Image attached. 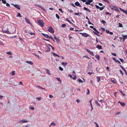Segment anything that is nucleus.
Instances as JSON below:
<instances>
[{
	"label": "nucleus",
	"mask_w": 127,
	"mask_h": 127,
	"mask_svg": "<svg viewBox=\"0 0 127 127\" xmlns=\"http://www.w3.org/2000/svg\"><path fill=\"white\" fill-rule=\"evenodd\" d=\"M37 22L39 25L41 27H42L43 26L44 23V21L42 20H37Z\"/></svg>",
	"instance_id": "obj_1"
},
{
	"label": "nucleus",
	"mask_w": 127,
	"mask_h": 127,
	"mask_svg": "<svg viewBox=\"0 0 127 127\" xmlns=\"http://www.w3.org/2000/svg\"><path fill=\"white\" fill-rule=\"evenodd\" d=\"M85 49L87 52H88L92 56H94V54L93 53V51H91L90 50L88 49H86V48H85Z\"/></svg>",
	"instance_id": "obj_2"
},
{
	"label": "nucleus",
	"mask_w": 127,
	"mask_h": 127,
	"mask_svg": "<svg viewBox=\"0 0 127 127\" xmlns=\"http://www.w3.org/2000/svg\"><path fill=\"white\" fill-rule=\"evenodd\" d=\"M48 31L49 32L51 33H53L54 32V31L53 29L51 26L49 27Z\"/></svg>",
	"instance_id": "obj_3"
},
{
	"label": "nucleus",
	"mask_w": 127,
	"mask_h": 127,
	"mask_svg": "<svg viewBox=\"0 0 127 127\" xmlns=\"http://www.w3.org/2000/svg\"><path fill=\"white\" fill-rule=\"evenodd\" d=\"M28 122V121H27V120H22L20 121L18 123H27Z\"/></svg>",
	"instance_id": "obj_4"
},
{
	"label": "nucleus",
	"mask_w": 127,
	"mask_h": 127,
	"mask_svg": "<svg viewBox=\"0 0 127 127\" xmlns=\"http://www.w3.org/2000/svg\"><path fill=\"white\" fill-rule=\"evenodd\" d=\"M80 34H82V35L83 36H84L85 37H87L88 36V35L85 33H80Z\"/></svg>",
	"instance_id": "obj_5"
},
{
	"label": "nucleus",
	"mask_w": 127,
	"mask_h": 127,
	"mask_svg": "<svg viewBox=\"0 0 127 127\" xmlns=\"http://www.w3.org/2000/svg\"><path fill=\"white\" fill-rule=\"evenodd\" d=\"M13 5L16 8H17L19 10H20V5H18L17 4H13Z\"/></svg>",
	"instance_id": "obj_6"
},
{
	"label": "nucleus",
	"mask_w": 127,
	"mask_h": 127,
	"mask_svg": "<svg viewBox=\"0 0 127 127\" xmlns=\"http://www.w3.org/2000/svg\"><path fill=\"white\" fill-rule=\"evenodd\" d=\"M54 38L57 41V43H59L60 42V40L58 38H57L55 35H54Z\"/></svg>",
	"instance_id": "obj_7"
},
{
	"label": "nucleus",
	"mask_w": 127,
	"mask_h": 127,
	"mask_svg": "<svg viewBox=\"0 0 127 127\" xmlns=\"http://www.w3.org/2000/svg\"><path fill=\"white\" fill-rule=\"evenodd\" d=\"M75 4L77 6L81 7V5H80V3L77 1H76L75 3Z\"/></svg>",
	"instance_id": "obj_8"
},
{
	"label": "nucleus",
	"mask_w": 127,
	"mask_h": 127,
	"mask_svg": "<svg viewBox=\"0 0 127 127\" xmlns=\"http://www.w3.org/2000/svg\"><path fill=\"white\" fill-rule=\"evenodd\" d=\"M121 68H122V69L125 72L126 74L127 75V72L126 70L124 68V67L123 66H121Z\"/></svg>",
	"instance_id": "obj_9"
},
{
	"label": "nucleus",
	"mask_w": 127,
	"mask_h": 127,
	"mask_svg": "<svg viewBox=\"0 0 127 127\" xmlns=\"http://www.w3.org/2000/svg\"><path fill=\"white\" fill-rule=\"evenodd\" d=\"M112 9L114 10L115 11H117V10H118V9L117 7H115L113 6L112 7Z\"/></svg>",
	"instance_id": "obj_10"
},
{
	"label": "nucleus",
	"mask_w": 127,
	"mask_h": 127,
	"mask_svg": "<svg viewBox=\"0 0 127 127\" xmlns=\"http://www.w3.org/2000/svg\"><path fill=\"white\" fill-rule=\"evenodd\" d=\"M118 103H120L121 104V105L123 106H124L126 104L123 102H121L120 101L118 102Z\"/></svg>",
	"instance_id": "obj_11"
},
{
	"label": "nucleus",
	"mask_w": 127,
	"mask_h": 127,
	"mask_svg": "<svg viewBox=\"0 0 127 127\" xmlns=\"http://www.w3.org/2000/svg\"><path fill=\"white\" fill-rule=\"evenodd\" d=\"M25 20L26 21V22L28 23V24H30V22L29 19H28V18H25Z\"/></svg>",
	"instance_id": "obj_12"
},
{
	"label": "nucleus",
	"mask_w": 127,
	"mask_h": 127,
	"mask_svg": "<svg viewBox=\"0 0 127 127\" xmlns=\"http://www.w3.org/2000/svg\"><path fill=\"white\" fill-rule=\"evenodd\" d=\"M95 102L96 104L99 107H100L101 106V105L99 104V103L98 102V101L97 100H96L95 101Z\"/></svg>",
	"instance_id": "obj_13"
},
{
	"label": "nucleus",
	"mask_w": 127,
	"mask_h": 127,
	"mask_svg": "<svg viewBox=\"0 0 127 127\" xmlns=\"http://www.w3.org/2000/svg\"><path fill=\"white\" fill-rule=\"evenodd\" d=\"M95 57L98 60H99L100 57L98 55H95Z\"/></svg>",
	"instance_id": "obj_14"
},
{
	"label": "nucleus",
	"mask_w": 127,
	"mask_h": 127,
	"mask_svg": "<svg viewBox=\"0 0 127 127\" xmlns=\"http://www.w3.org/2000/svg\"><path fill=\"white\" fill-rule=\"evenodd\" d=\"M42 35L44 36L46 38H48L49 37V35L47 34L43 33H42Z\"/></svg>",
	"instance_id": "obj_15"
},
{
	"label": "nucleus",
	"mask_w": 127,
	"mask_h": 127,
	"mask_svg": "<svg viewBox=\"0 0 127 127\" xmlns=\"http://www.w3.org/2000/svg\"><path fill=\"white\" fill-rule=\"evenodd\" d=\"M83 8L84 9V10L87 11L89 12H91V10L89 9H88L87 8H86L85 7H84Z\"/></svg>",
	"instance_id": "obj_16"
},
{
	"label": "nucleus",
	"mask_w": 127,
	"mask_h": 127,
	"mask_svg": "<svg viewBox=\"0 0 127 127\" xmlns=\"http://www.w3.org/2000/svg\"><path fill=\"white\" fill-rule=\"evenodd\" d=\"M96 48L99 49H102V46H101L99 45H97L96 46Z\"/></svg>",
	"instance_id": "obj_17"
},
{
	"label": "nucleus",
	"mask_w": 127,
	"mask_h": 127,
	"mask_svg": "<svg viewBox=\"0 0 127 127\" xmlns=\"http://www.w3.org/2000/svg\"><path fill=\"white\" fill-rule=\"evenodd\" d=\"M94 32L95 34L98 36V34L99 33V32L97 31V30H96V31H95V32Z\"/></svg>",
	"instance_id": "obj_18"
},
{
	"label": "nucleus",
	"mask_w": 127,
	"mask_h": 127,
	"mask_svg": "<svg viewBox=\"0 0 127 127\" xmlns=\"http://www.w3.org/2000/svg\"><path fill=\"white\" fill-rule=\"evenodd\" d=\"M67 64V63L66 62H65V63L63 62H62V64L64 66H65Z\"/></svg>",
	"instance_id": "obj_19"
},
{
	"label": "nucleus",
	"mask_w": 127,
	"mask_h": 127,
	"mask_svg": "<svg viewBox=\"0 0 127 127\" xmlns=\"http://www.w3.org/2000/svg\"><path fill=\"white\" fill-rule=\"evenodd\" d=\"M97 81L98 82H99L100 80V78L99 77L97 76Z\"/></svg>",
	"instance_id": "obj_20"
},
{
	"label": "nucleus",
	"mask_w": 127,
	"mask_h": 127,
	"mask_svg": "<svg viewBox=\"0 0 127 127\" xmlns=\"http://www.w3.org/2000/svg\"><path fill=\"white\" fill-rule=\"evenodd\" d=\"M66 21H67L70 24H73L68 19V18H66Z\"/></svg>",
	"instance_id": "obj_21"
},
{
	"label": "nucleus",
	"mask_w": 127,
	"mask_h": 127,
	"mask_svg": "<svg viewBox=\"0 0 127 127\" xmlns=\"http://www.w3.org/2000/svg\"><path fill=\"white\" fill-rule=\"evenodd\" d=\"M26 63H27L29 64H30L32 65L33 64V63L31 61H27L26 62Z\"/></svg>",
	"instance_id": "obj_22"
},
{
	"label": "nucleus",
	"mask_w": 127,
	"mask_h": 127,
	"mask_svg": "<svg viewBox=\"0 0 127 127\" xmlns=\"http://www.w3.org/2000/svg\"><path fill=\"white\" fill-rule=\"evenodd\" d=\"M112 82L115 84L117 83L116 80L115 79H113V80L112 79Z\"/></svg>",
	"instance_id": "obj_23"
},
{
	"label": "nucleus",
	"mask_w": 127,
	"mask_h": 127,
	"mask_svg": "<svg viewBox=\"0 0 127 127\" xmlns=\"http://www.w3.org/2000/svg\"><path fill=\"white\" fill-rule=\"evenodd\" d=\"M119 91L121 93V94H122V95L124 96H125L126 95L125 94H124L123 93L122 91V90H119Z\"/></svg>",
	"instance_id": "obj_24"
},
{
	"label": "nucleus",
	"mask_w": 127,
	"mask_h": 127,
	"mask_svg": "<svg viewBox=\"0 0 127 127\" xmlns=\"http://www.w3.org/2000/svg\"><path fill=\"white\" fill-rule=\"evenodd\" d=\"M36 87H37L39 89H41L43 90H45V89L44 88L40 86L37 85Z\"/></svg>",
	"instance_id": "obj_25"
},
{
	"label": "nucleus",
	"mask_w": 127,
	"mask_h": 127,
	"mask_svg": "<svg viewBox=\"0 0 127 127\" xmlns=\"http://www.w3.org/2000/svg\"><path fill=\"white\" fill-rule=\"evenodd\" d=\"M45 70L47 71L46 73L47 74H48L49 75L50 74V73L49 70V69H45Z\"/></svg>",
	"instance_id": "obj_26"
},
{
	"label": "nucleus",
	"mask_w": 127,
	"mask_h": 127,
	"mask_svg": "<svg viewBox=\"0 0 127 127\" xmlns=\"http://www.w3.org/2000/svg\"><path fill=\"white\" fill-rule=\"evenodd\" d=\"M6 53L7 54H9V55H11L12 54V52L11 51L7 52Z\"/></svg>",
	"instance_id": "obj_27"
},
{
	"label": "nucleus",
	"mask_w": 127,
	"mask_h": 127,
	"mask_svg": "<svg viewBox=\"0 0 127 127\" xmlns=\"http://www.w3.org/2000/svg\"><path fill=\"white\" fill-rule=\"evenodd\" d=\"M4 33H6L9 34H11V33L9 32V31L7 30H5L4 32Z\"/></svg>",
	"instance_id": "obj_28"
},
{
	"label": "nucleus",
	"mask_w": 127,
	"mask_h": 127,
	"mask_svg": "<svg viewBox=\"0 0 127 127\" xmlns=\"http://www.w3.org/2000/svg\"><path fill=\"white\" fill-rule=\"evenodd\" d=\"M15 71H12L11 72V73H10V74H11L12 76H14V75L15 74Z\"/></svg>",
	"instance_id": "obj_29"
},
{
	"label": "nucleus",
	"mask_w": 127,
	"mask_h": 127,
	"mask_svg": "<svg viewBox=\"0 0 127 127\" xmlns=\"http://www.w3.org/2000/svg\"><path fill=\"white\" fill-rule=\"evenodd\" d=\"M73 76H74V77H72V78L73 79V80H75L76 79V76L75 75H73Z\"/></svg>",
	"instance_id": "obj_30"
},
{
	"label": "nucleus",
	"mask_w": 127,
	"mask_h": 127,
	"mask_svg": "<svg viewBox=\"0 0 127 127\" xmlns=\"http://www.w3.org/2000/svg\"><path fill=\"white\" fill-rule=\"evenodd\" d=\"M106 32L108 33H109L110 34H111V32H110L109 31L107 30H106Z\"/></svg>",
	"instance_id": "obj_31"
},
{
	"label": "nucleus",
	"mask_w": 127,
	"mask_h": 127,
	"mask_svg": "<svg viewBox=\"0 0 127 127\" xmlns=\"http://www.w3.org/2000/svg\"><path fill=\"white\" fill-rule=\"evenodd\" d=\"M50 50V48L49 47H48L47 50L46 51V52H48Z\"/></svg>",
	"instance_id": "obj_32"
},
{
	"label": "nucleus",
	"mask_w": 127,
	"mask_h": 127,
	"mask_svg": "<svg viewBox=\"0 0 127 127\" xmlns=\"http://www.w3.org/2000/svg\"><path fill=\"white\" fill-rule=\"evenodd\" d=\"M56 125V124L55 123L52 122L50 124V125H53L54 126H55Z\"/></svg>",
	"instance_id": "obj_33"
},
{
	"label": "nucleus",
	"mask_w": 127,
	"mask_h": 127,
	"mask_svg": "<svg viewBox=\"0 0 127 127\" xmlns=\"http://www.w3.org/2000/svg\"><path fill=\"white\" fill-rule=\"evenodd\" d=\"M101 22L104 25V24L106 23V22L103 20H102V21H101Z\"/></svg>",
	"instance_id": "obj_34"
},
{
	"label": "nucleus",
	"mask_w": 127,
	"mask_h": 127,
	"mask_svg": "<svg viewBox=\"0 0 127 127\" xmlns=\"http://www.w3.org/2000/svg\"><path fill=\"white\" fill-rule=\"evenodd\" d=\"M48 38H49L50 39H52L54 41H55V40H54V39H53V37L52 36H50L49 37H49Z\"/></svg>",
	"instance_id": "obj_35"
},
{
	"label": "nucleus",
	"mask_w": 127,
	"mask_h": 127,
	"mask_svg": "<svg viewBox=\"0 0 127 127\" xmlns=\"http://www.w3.org/2000/svg\"><path fill=\"white\" fill-rule=\"evenodd\" d=\"M17 16H18L19 17H21L22 16L19 13H18L17 14Z\"/></svg>",
	"instance_id": "obj_36"
},
{
	"label": "nucleus",
	"mask_w": 127,
	"mask_h": 127,
	"mask_svg": "<svg viewBox=\"0 0 127 127\" xmlns=\"http://www.w3.org/2000/svg\"><path fill=\"white\" fill-rule=\"evenodd\" d=\"M66 26V25L65 24H63L61 26L62 28H64Z\"/></svg>",
	"instance_id": "obj_37"
},
{
	"label": "nucleus",
	"mask_w": 127,
	"mask_h": 127,
	"mask_svg": "<svg viewBox=\"0 0 127 127\" xmlns=\"http://www.w3.org/2000/svg\"><path fill=\"white\" fill-rule=\"evenodd\" d=\"M2 0V2L4 4H6V2L5 1L6 0Z\"/></svg>",
	"instance_id": "obj_38"
},
{
	"label": "nucleus",
	"mask_w": 127,
	"mask_h": 127,
	"mask_svg": "<svg viewBox=\"0 0 127 127\" xmlns=\"http://www.w3.org/2000/svg\"><path fill=\"white\" fill-rule=\"evenodd\" d=\"M56 17L58 19H59V17L58 15L57 14H56Z\"/></svg>",
	"instance_id": "obj_39"
},
{
	"label": "nucleus",
	"mask_w": 127,
	"mask_h": 127,
	"mask_svg": "<svg viewBox=\"0 0 127 127\" xmlns=\"http://www.w3.org/2000/svg\"><path fill=\"white\" fill-rule=\"evenodd\" d=\"M104 8L103 7H100L99 9L100 10H102L104 9Z\"/></svg>",
	"instance_id": "obj_40"
},
{
	"label": "nucleus",
	"mask_w": 127,
	"mask_h": 127,
	"mask_svg": "<svg viewBox=\"0 0 127 127\" xmlns=\"http://www.w3.org/2000/svg\"><path fill=\"white\" fill-rule=\"evenodd\" d=\"M59 81L61 82V80L60 79V78H56Z\"/></svg>",
	"instance_id": "obj_41"
},
{
	"label": "nucleus",
	"mask_w": 127,
	"mask_h": 127,
	"mask_svg": "<svg viewBox=\"0 0 127 127\" xmlns=\"http://www.w3.org/2000/svg\"><path fill=\"white\" fill-rule=\"evenodd\" d=\"M59 69L61 70V71H63V68L61 67V66H60L59 67Z\"/></svg>",
	"instance_id": "obj_42"
},
{
	"label": "nucleus",
	"mask_w": 127,
	"mask_h": 127,
	"mask_svg": "<svg viewBox=\"0 0 127 127\" xmlns=\"http://www.w3.org/2000/svg\"><path fill=\"white\" fill-rule=\"evenodd\" d=\"M87 1H88L90 3H91L93 1V0H87Z\"/></svg>",
	"instance_id": "obj_43"
},
{
	"label": "nucleus",
	"mask_w": 127,
	"mask_h": 127,
	"mask_svg": "<svg viewBox=\"0 0 127 127\" xmlns=\"http://www.w3.org/2000/svg\"><path fill=\"white\" fill-rule=\"evenodd\" d=\"M127 38V35H125L123 37V38H124V39H126Z\"/></svg>",
	"instance_id": "obj_44"
},
{
	"label": "nucleus",
	"mask_w": 127,
	"mask_h": 127,
	"mask_svg": "<svg viewBox=\"0 0 127 127\" xmlns=\"http://www.w3.org/2000/svg\"><path fill=\"white\" fill-rule=\"evenodd\" d=\"M36 99H38V101H39L41 99V97H37Z\"/></svg>",
	"instance_id": "obj_45"
},
{
	"label": "nucleus",
	"mask_w": 127,
	"mask_h": 127,
	"mask_svg": "<svg viewBox=\"0 0 127 127\" xmlns=\"http://www.w3.org/2000/svg\"><path fill=\"white\" fill-rule=\"evenodd\" d=\"M85 3L86 5H90V3L88 1L86 2H85Z\"/></svg>",
	"instance_id": "obj_46"
},
{
	"label": "nucleus",
	"mask_w": 127,
	"mask_h": 127,
	"mask_svg": "<svg viewBox=\"0 0 127 127\" xmlns=\"http://www.w3.org/2000/svg\"><path fill=\"white\" fill-rule=\"evenodd\" d=\"M88 24H91V25H94V24L92 23L90 21V20H88Z\"/></svg>",
	"instance_id": "obj_47"
},
{
	"label": "nucleus",
	"mask_w": 127,
	"mask_h": 127,
	"mask_svg": "<svg viewBox=\"0 0 127 127\" xmlns=\"http://www.w3.org/2000/svg\"><path fill=\"white\" fill-rule=\"evenodd\" d=\"M119 59L122 62H123L124 61V60L123 59L119 58Z\"/></svg>",
	"instance_id": "obj_48"
},
{
	"label": "nucleus",
	"mask_w": 127,
	"mask_h": 127,
	"mask_svg": "<svg viewBox=\"0 0 127 127\" xmlns=\"http://www.w3.org/2000/svg\"><path fill=\"white\" fill-rule=\"evenodd\" d=\"M119 27H123L122 24H121L120 23H119Z\"/></svg>",
	"instance_id": "obj_49"
},
{
	"label": "nucleus",
	"mask_w": 127,
	"mask_h": 127,
	"mask_svg": "<svg viewBox=\"0 0 127 127\" xmlns=\"http://www.w3.org/2000/svg\"><path fill=\"white\" fill-rule=\"evenodd\" d=\"M30 34L31 35H35V33H32V32H30Z\"/></svg>",
	"instance_id": "obj_50"
},
{
	"label": "nucleus",
	"mask_w": 127,
	"mask_h": 127,
	"mask_svg": "<svg viewBox=\"0 0 127 127\" xmlns=\"http://www.w3.org/2000/svg\"><path fill=\"white\" fill-rule=\"evenodd\" d=\"M78 81L79 82H82L83 81L81 79H78Z\"/></svg>",
	"instance_id": "obj_51"
},
{
	"label": "nucleus",
	"mask_w": 127,
	"mask_h": 127,
	"mask_svg": "<svg viewBox=\"0 0 127 127\" xmlns=\"http://www.w3.org/2000/svg\"><path fill=\"white\" fill-rule=\"evenodd\" d=\"M95 6L96 7L97 9H99V8H100V7H99V6H98V5H95Z\"/></svg>",
	"instance_id": "obj_52"
},
{
	"label": "nucleus",
	"mask_w": 127,
	"mask_h": 127,
	"mask_svg": "<svg viewBox=\"0 0 127 127\" xmlns=\"http://www.w3.org/2000/svg\"><path fill=\"white\" fill-rule=\"evenodd\" d=\"M112 54L115 56H116L117 55L115 53H112Z\"/></svg>",
	"instance_id": "obj_53"
},
{
	"label": "nucleus",
	"mask_w": 127,
	"mask_h": 127,
	"mask_svg": "<svg viewBox=\"0 0 127 127\" xmlns=\"http://www.w3.org/2000/svg\"><path fill=\"white\" fill-rule=\"evenodd\" d=\"M120 10L122 11V12H125V10H124L121 8H120Z\"/></svg>",
	"instance_id": "obj_54"
},
{
	"label": "nucleus",
	"mask_w": 127,
	"mask_h": 127,
	"mask_svg": "<svg viewBox=\"0 0 127 127\" xmlns=\"http://www.w3.org/2000/svg\"><path fill=\"white\" fill-rule=\"evenodd\" d=\"M120 10L122 11V12H125V10H124L121 8H120Z\"/></svg>",
	"instance_id": "obj_55"
},
{
	"label": "nucleus",
	"mask_w": 127,
	"mask_h": 127,
	"mask_svg": "<svg viewBox=\"0 0 127 127\" xmlns=\"http://www.w3.org/2000/svg\"><path fill=\"white\" fill-rule=\"evenodd\" d=\"M84 57L86 58H88L89 59H90V58L88 57V56H87V55L84 56H83V58H84Z\"/></svg>",
	"instance_id": "obj_56"
},
{
	"label": "nucleus",
	"mask_w": 127,
	"mask_h": 127,
	"mask_svg": "<svg viewBox=\"0 0 127 127\" xmlns=\"http://www.w3.org/2000/svg\"><path fill=\"white\" fill-rule=\"evenodd\" d=\"M59 10L62 13H63V12H62V9H61V8H59Z\"/></svg>",
	"instance_id": "obj_57"
},
{
	"label": "nucleus",
	"mask_w": 127,
	"mask_h": 127,
	"mask_svg": "<svg viewBox=\"0 0 127 127\" xmlns=\"http://www.w3.org/2000/svg\"><path fill=\"white\" fill-rule=\"evenodd\" d=\"M52 53L53 54V55L55 56H56L57 54H56L55 53L52 52Z\"/></svg>",
	"instance_id": "obj_58"
},
{
	"label": "nucleus",
	"mask_w": 127,
	"mask_h": 127,
	"mask_svg": "<svg viewBox=\"0 0 127 127\" xmlns=\"http://www.w3.org/2000/svg\"><path fill=\"white\" fill-rule=\"evenodd\" d=\"M6 6H8V7H10V5L8 3H6Z\"/></svg>",
	"instance_id": "obj_59"
},
{
	"label": "nucleus",
	"mask_w": 127,
	"mask_h": 127,
	"mask_svg": "<svg viewBox=\"0 0 127 127\" xmlns=\"http://www.w3.org/2000/svg\"><path fill=\"white\" fill-rule=\"evenodd\" d=\"M69 30L70 31H73L74 30V28H70Z\"/></svg>",
	"instance_id": "obj_60"
},
{
	"label": "nucleus",
	"mask_w": 127,
	"mask_h": 127,
	"mask_svg": "<svg viewBox=\"0 0 127 127\" xmlns=\"http://www.w3.org/2000/svg\"><path fill=\"white\" fill-rule=\"evenodd\" d=\"M113 59L116 62V61L117 60L115 58H113Z\"/></svg>",
	"instance_id": "obj_61"
},
{
	"label": "nucleus",
	"mask_w": 127,
	"mask_h": 127,
	"mask_svg": "<svg viewBox=\"0 0 127 127\" xmlns=\"http://www.w3.org/2000/svg\"><path fill=\"white\" fill-rule=\"evenodd\" d=\"M49 45L53 49V50L54 49V48L50 44H49Z\"/></svg>",
	"instance_id": "obj_62"
},
{
	"label": "nucleus",
	"mask_w": 127,
	"mask_h": 127,
	"mask_svg": "<svg viewBox=\"0 0 127 127\" xmlns=\"http://www.w3.org/2000/svg\"><path fill=\"white\" fill-rule=\"evenodd\" d=\"M76 101L77 102V103H78L80 102V100L79 99H77Z\"/></svg>",
	"instance_id": "obj_63"
},
{
	"label": "nucleus",
	"mask_w": 127,
	"mask_h": 127,
	"mask_svg": "<svg viewBox=\"0 0 127 127\" xmlns=\"http://www.w3.org/2000/svg\"><path fill=\"white\" fill-rule=\"evenodd\" d=\"M49 97L50 98H52L53 97V96L52 95H49Z\"/></svg>",
	"instance_id": "obj_64"
}]
</instances>
